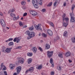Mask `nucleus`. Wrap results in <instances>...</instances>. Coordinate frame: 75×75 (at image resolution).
Returning a JSON list of instances; mask_svg holds the SVG:
<instances>
[{"label": "nucleus", "mask_w": 75, "mask_h": 75, "mask_svg": "<svg viewBox=\"0 0 75 75\" xmlns=\"http://www.w3.org/2000/svg\"><path fill=\"white\" fill-rule=\"evenodd\" d=\"M17 69V74H19L20 71L21 69V67H18L16 68Z\"/></svg>", "instance_id": "6"}, {"label": "nucleus", "mask_w": 75, "mask_h": 75, "mask_svg": "<svg viewBox=\"0 0 75 75\" xmlns=\"http://www.w3.org/2000/svg\"><path fill=\"white\" fill-rule=\"evenodd\" d=\"M41 24L39 23L38 25V30H42V28H41Z\"/></svg>", "instance_id": "13"}, {"label": "nucleus", "mask_w": 75, "mask_h": 75, "mask_svg": "<svg viewBox=\"0 0 75 75\" xmlns=\"http://www.w3.org/2000/svg\"><path fill=\"white\" fill-rule=\"evenodd\" d=\"M13 75H17V73H16V72H15L13 73Z\"/></svg>", "instance_id": "55"}, {"label": "nucleus", "mask_w": 75, "mask_h": 75, "mask_svg": "<svg viewBox=\"0 0 75 75\" xmlns=\"http://www.w3.org/2000/svg\"><path fill=\"white\" fill-rule=\"evenodd\" d=\"M10 67L11 69H13L14 68V65L11 64L10 65Z\"/></svg>", "instance_id": "16"}, {"label": "nucleus", "mask_w": 75, "mask_h": 75, "mask_svg": "<svg viewBox=\"0 0 75 75\" xmlns=\"http://www.w3.org/2000/svg\"><path fill=\"white\" fill-rule=\"evenodd\" d=\"M13 38H10L8 39L9 41H13Z\"/></svg>", "instance_id": "50"}, {"label": "nucleus", "mask_w": 75, "mask_h": 75, "mask_svg": "<svg viewBox=\"0 0 75 75\" xmlns=\"http://www.w3.org/2000/svg\"><path fill=\"white\" fill-rule=\"evenodd\" d=\"M65 20L67 23H68V22H69V18H66L64 19V21Z\"/></svg>", "instance_id": "26"}, {"label": "nucleus", "mask_w": 75, "mask_h": 75, "mask_svg": "<svg viewBox=\"0 0 75 75\" xmlns=\"http://www.w3.org/2000/svg\"><path fill=\"white\" fill-rule=\"evenodd\" d=\"M39 4L41 6L42 5V0H40L39 1Z\"/></svg>", "instance_id": "33"}, {"label": "nucleus", "mask_w": 75, "mask_h": 75, "mask_svg": "<svg viewBox=\"0 0 75 75\" xmlns=\"http://www.w3.org/2000/svg\"><path fill=\"white\" fill-rule=\"evenodd\" d=\"M3 64H4L3 63H2L1 67L2 68H3V70H6V66H4Z\"/></svg>", "instance_id": "12"}, {"label": "nucleus", "mask_w": 75, "mask_h": 75, "mask_svg": "<svg viewBox=\"0 0 75 75\" xmlns=\"http://www.w3.org/2000/svg\"><path fill=\"white\" fill-rule=\"evenodd\" d=\"M35 4V5H34ZM34 4V7L35 8H38V3Z\"/></svg>", "instance_id": "29"}, {"label": "nucleus", "mask_w": 75, "mask_h": 75, "mask_svg": "<svg viewBox=\"0 0 75 75\" xmlns=\"http://www.w3.org/2000/svg\"><path fill=\"white\" fill-rule=\"evenodd\" d=\"M36 68L37 69H38V65H36Z\"/></svg>", "instance_id": "60"}, {"label": "nucleus", "mask_w": 75, "mask_h": 75, "mask_svg": "<svg viewBox=\"0 0 75 75\" xmlns=\"http://www.w3.org/2000/svg\"><path fill=\"white\" fill-rule=\"evenodd\" d=\"M0 16H3V14L1 13H0Z\"/></svg>", "instance_id": "62"}, {"label": "nucleus", "mask_w": 75, "mask_h": 75, "mask_svg": "<svg viewBox=\"0 0 75 75\" xmlns=\"http://www.w3.org/2000/svg\"><path fill=\"white\" fill-rule=\"evenodd\" d=\"M27 54L28 56H29V57H31V56H32V55H33V53H30L28 52L27 53Z\"/></svg>", "instance_id": "28"}, {"label": "nucleus", "mask_w": 75, "mask_h": 75, "mask_svg": "<svg viewBox=\"0 0 75 75\" xmlns=\"http://www.w3.org/2000/svg\"><path fill=\"white\" fill-rule=\"evenodd\" d=\"M71 52H68L66 53L65 56H66V57H69V56L71 55Z\"/></svg>", "instance_id": "10"}, {"label": "nucleus", "mask_w": 75, "mask_h": 75, "mask_svg": "<svg viewBox=\"0 0 75 75\" xmlns=\"http://www.w3.org/2000/svg\"><path fill=\"white\" fill-rule=\"evenodd\" d=\"M13 44L14 43L13 42H10L8 44V45L9 46H12Z\"/></svg>", "instance_id": "31"}, {"label": "nucleus", "mask_w": 75, "mask_h": 75, "mask_svg": "<svg viewBox=\"0 0 75 75\" xmlns=\"http://www.w3.org/2000/svg\"><path fill=\"white\" fill-rule=\"evenodd\" d=\"M72 42L73 43H75V37H74L72 38L71 39Z\"/></svg>", "instance_id": "24"}, {"label": "nucleus", "mask_w": 75, "mask_h": 75, "mask_svg": "<svg viewBox=\"0 0 75 75\" xmlns=\"http://www.w3.org/2000/svg\"><path fill=\"white\" fill-rule=\"evenodd\" d=\"M17 41V38H15L14 40H13V41L14 42H16V41Z\"/></svg>", "instance_id": "53"}, {"label": "nucleus", "mask_w": 75, "mask_h": 75, "mask_svg": "<svg viewBox=\"0 0 75 75\" xmlns=\"http://www.w3.org/2000/svg\"><path fill=\"white\" fill-rule=\"evenodd\" d=\"M64 37H67L68 35V33L67 31H65L63 33V34Z\"/></svg>", "instance_id": "21"}, {"label": "nucleus", "mask_w": 75, "mask_h": 75, "mask_svg": "<svg viewBox=\"0 0 75 75\" xmlns=\"http://www.w3.org/2000/svg\"><path fill=\"white\" fill-rule=\"evenodd\" d=\"M50 64H52V67H54V62H53V59H52V58H51L50 59Z\"/></svg>", "instance_id": "9"}, {"label": "nucleus", "mask_w": 75, "mask_h": 75, "mask_svg": "<svg viewBox=\"0 0 75 75\" xmlns=\"http://www.w3.org/2000/svg\"><path fill=\"white\" fill-rule=\"evenodd\" d=\"M37 14V12L35 11H33V16H36Z\"/></svg>", "instance_id": "40"}, {"label": "nucleus", "mask_w": 75, "mask_h": 75, "mask_svg": "<svg viewBox=\"0 0 75 75\" xmlns=\"http://www.w3.org/2000/svg\"><path fill=\"white\" fill-rule=\"evenodd\" d=\"M10 15L11 17H13L14 16H15V15L14 13H11L10 14Z\"/></svg>", "instance_id": "42"}, {"label": "nucleus", "mask_w": 75, "mask_h": 75, "mask_svg": "<svg viewBox=\"0 0 75 75\" xmlns=\"http://www.w3.org/2000/svg\"><path fill=\"white\" fill-rule=\"evenodd\" d=\"M39 50L40 51H41V52H42V48H41V47H39Z\"/></svg>", "instance_id": "48"}, {"label": "nucleus", "mask_w": 75, "mask_h": 75, "mask_svg": "<svg viewBox=\"0 0 75 75\" xmlns=\"http://www.w3.org/2000/svg\"><path fill=\"white\" fill-rule=\"evenodd\" d=\"M19 16H18L17 17H14L13 18V19H16V20H18V19H19Z\"/></svg>", "instance_id": "36"}, {"label": "nucleus", "mask_w": 75, "mask_h": 75, "mask_svg": "<svg viewBox=\"0 0 75 75\" xmlns=\"http://www.w3.org/2000/svg\"><path fill=\"white\" fill-rule=\"evenodd\" d=\"M35 27L36 28V30H38V25H37L36 24H35L34 25Z\"/></svg>", "instance_id": "46"}, {"label": "nucleus", "mask_w": 75, "mask_h": 75, "mask_svg": "<svg viewBox=\"0 0 75 75\" xmlns=\"http://www.w3.org/2000/svg\"><path fill=\"white\" fill-rule=\"evenodd\" d=\"M24 61V60L23 58L20 57L18 58V62L19 63L20 62L21 64H23Z\"/></svg>", "instance_id": "4"}, {"label": "nucleus", "mask_w": 75, "mask_h": 75, "mask_svg": "<svg viewBox=\"0 0 75 75\" xmlns=\"http://www.w3.org/2000/svg\"><path fill=\"white\" fill-rule=\"evenodd\" d=\"M73 15L74 13H70V16H71V19L70 20L71 23H75V18L72 16H73Z\"/></svg>", "instance_id": "2"}, {"label": "nucleus", "mask_w": 75, "mask_h": 75, "mask_svg": "<svg viewBox=\"0 0 75 75\" xmlns=\"http://www.w3.org/2000/svg\"><path fill=\"white\" fill-rule=\"evenodd\" d=\"M63 24L64 27H66L68 25V23H65L64 22V21H63Z\"/></svg>", "instance_id": "20"}, {"label": "nucleus", "mask_w": 75, "mask_h": 75, "mask_svg": "<svg viewBox=\"0 0 75 75\" xmlns=\"http://www.w3.org/2000/svg\"><path fill=\"white\" fill-rule=\"evenodd\" d=\"M27 13H24L23 15V16L24 17L25 16H27Z\"/></svg>", "instance_id": "49"}, {"label": "nucleus", "mask_w": 75, "mask_h": 75, "mask_svg": "<svg viewBox=\"0 0 75 75\" xmlns=\"http://www.w3.org/2000/svg\"><path fill=\"white\" fill-rule=\"evenodd\" d=\"M27 26L26 25H25L24 26H23V28H26Z\"/></svg>", "instance_id": "61"}, {"label": "nucleus", "mask_w": 75, "mask_h": 75, "mask_svg": "<svg viewBox=\"0 0 75 75\" xmlns=\"http://www.w3.org/2000/svg\"><path fill=\"white\" fill-rule=\"evenodd\" d=\"M1 24L3 27H4L6 26V23L4 22V21L3 19H1L0 20Z\"/></svg>", "instance_id": "5"}, {"label": "nucleus", "mask_w": 75, "mask_h": 75, "mask_svg": "<svg viewBox=\"0 0 75 75\" xmlns=\"http://www.w3.org/2000/svg\"><path fill=\"white\" fill-rule=\"evenodd\" d=\"M8 41H9V40H8V39L5 41L6 42H7Z\"/></svg>", "instance_id": "63"}, {"label": "nucleus", "mask_w": 75, "mask_h": 75, "mask_svg": "<svg viewBox=\"0 0 75 75\" xmlns=\"http://www.w3.org/2000/svg\"><path fill=\"white\" fill-rule=\"evenodd\" d=\"M42 68V64H41L39 65L38 67V69H41Z\"/></svg>", "instance_id": "27"}, {"label": "nucleus", "mask_w": 75, "mask_h": 75, "mask_svg": "<svg viewBox=\"0 0 75 75\" xmlns=\"http://www.w3.org/2000/svg\"><path fill=\"white\" fill-rule=\"evenodd\" d=\"M33 61V59L32 58H30L28 59V64H30Z\"/></svg>", "instance_id": "17"}, {"label": "nucleus", "mask_w": 75, "mask_h": 75, "mask_svg": "<svg viewBox=\"0 0 75 75\" xmlns=\"http://www.w3.org/2000/svg\"><path fill=\"white\" fill-rule=\"evenodd\" d=\"M49 24L50 25H51L52 26V27L54 26V24H53L52 22H50L49 23Z\"/></svg>", "instance_id": "45"}, {"label": "nucleus", "mask_w": 75, "mask_h": 75, "mask_svg": "<svg viewBox=\"0 0 75 75\" xmlns=\"http://www.w3.org/2000/svg\"><path fill=\"white\" fill-rule=\"evenodd\" d=\"M42 37H45V38L47 37V34L44 33H42Z\"/></svg>", "instance_id": "30"}, {"label": "nucleus", "mask_w": 75, "mask_h": 75, "mask_svg": "<svg viewBox=\"0 0 75 75\" xmlns=\"http://www.w3.org/2000/svg\"><path fill=\"white\" fill-rule=\"evenodd\" d=\"M19 24L20 25V26H22L23 25V24L22 23V22L20 21L19 23Z\"/></svg>", "instance_id": "39"}, {"label": "nucleus", "mask_w": 75, "mask_h": 75, "mask_svg": "<svg viewBox=\"0 0 75 75\" xmlns=\"http://www.w3.org/2000/svg\"><path fill=\"white\" fill-rule=\"evenodd\" d=\"M57 68L58 71H61V70H62V67H61V66H57Z\"/></svg>", "instance_id": "19"}, {"label": "nucleus", "mask_w": 75, "mask_h": 75, "mask_svg": "<svg viewBox=\"0 0 75 75\" xmlns=\"http://www.w3.org/2000/svg\"><path fill=\"white\" fill-rule=\"evenodd\" d=\"M15 11H16V10L14 8H13L11 9H10L8 11V14H10V13H13V12H14Z\"/></svg>", "instance_id": "11"}, {"label": "nucleus", "mask_w": 75, "mask_h": 75, "mask_svg": "<svg viewBox=\"0 0 75 75\" xmlns=\"http://www.w3.org/2000/svg\"><path fill=\"white\" fill-rule=\"evenodd\" d=\"M21 3L22 5H25V1H23Z\"/></svg>", "instance_id": "37"}, {"label": "nucleus", "mask_w": 75, "mask_h": 75, "mask_svg": "<svg viewBox=\"0 0 75 75\" xmlns=\"http://www.w3.org/2000/svg\"><path fill=\"white\" fill-rule=\"evenodd\" d=\"M45 11H46L45 9H43L42 10V12H45Z\"/></svg>", "instance_id": "51"}, {"label": "nucleus", "mask_w": 75, "mask_h": 75, "mask_svg": "<svg viewBox=\"0 0 75 75\" xmlns=\"http://www.w3.org/2000/svg\"><path fill=\"white\" fill-rule=\"evenodd\" d=\"M34 11L31 10L30 11V13L31 14H32V15H33V14H34Z\"/></svg>", "instance_id": "38"}, {"label": "nucleus", "mask_w": 75, "mask_h": 75, "mask_svg": "<svg viewBox=\"0 0 75 75\" xmlns=\"http://www.w3.org/2000/svg\"><path fill=\"white\" fill-rule=\"evenodd\" d=\"M21 46H18L16 47V49H17V50L21 49Z\"/></svg>", "instance_id": "44"}, {"label": "nucleus", "mask_w": 75, "mask_h": 75, "mask_svg": "<svg viewBox=\"0 0 75 75\" xmlns=\"http://www.w3.org/2000/svg\"><path fill=\"white\" fill-rule=\"evenodd\" d=\"M32 50L34 52H37V48L35 47H33L32 48Z\"/></svg>", "instance_id": "14"}, {"label": "nucleus", "mask_w": 75, "mask_h": 75, "mask_svg": "<svg viewBox=\"0 0 75 75\" xmlns=\"http://www.w3.org/2000/svg\"><path fill=\"white\" fill-rule=\"evenodd\" d=\"M69 62H70V63H71V62H72V60L70 59H69Z\"/></svg>", "instance_id": "56"}, {"label": "nucleus", "mask_w": 75, "mask_h": 75, "mask_svg": "<svg viewBox=\"0 0 75 75\" xmlns=\"http://www.w3.org/2000/svg\"><path fill=\"white\" fill-rule=\"evenodd\" d=\"M32 3L33 5L38 3V2L37 0H32Z\"/></svg>", "instance_id": "15"}, {"label": "nucleus", "mask_w": 75, "mask_h": 75, "mask_svg": "<svg viewBox=\"0 0 75 75\" xmlns=\"http://www.w3.org/2000/svg\"><path fill=\"white\" fill-rule=\"evenodd\" d=\"M25 34L27 35H28L29 37H31L32 38L34 37L35 35V33L33 32H30V31L28 30L25 32Z\"/></svg>", "instance_id": "1"}, {"label": "nucleus", "mask_w": 75, "mask_h": 75, "mask_svg": "<svg viewBox=\"0 0 75 75\" xmlns=\"http://www.w3.org/2000/svg\"><path fill=\"white\" fill-rule=\"evenodd\" d=\"M51 75H54V71H52L51 72Z\"/></svg>", "instance_id": "52"}, {"label": "nucleus", "mask_w": 75, "mask_h": 75, "mask_svg": "<svg viewBox=\"0 0 75 75\" xmlns=\"http://www.w3.org/2000/svg\"><path fill=\"white\" fill-rule=\"evenodd\" d=\"M57 3H58V0H57L56 1L54 2V6H56V5L57 4Z\"/></svg>", "instance_id": "41"}, {"label": "nucleus", "mask_w": 75, "mask_h": 75, "mask_svg": "<svg viewBox=\"0 0 75 75\" xmlns=\"http://www.w3.org/2000/svg\"><path fill=\"white\" fill-rule=\"evenodd\" d=\"M52 2H50L49 3L47 6V7H50V6H52Z\"/></svg>", "instance_id": "34"}, {"label": "nucleus", "mask_w": 75, "mask_h": 75, "mask_svg": "<svg viewBox=\"0 0 75 75\" xmlns=\"http://www.w3.org/2000/svg\"><path fill=\"white\" fill-rule=\"evenodd\" d=\"M58 56L59 57H60V58H62V57H63L62 54L61 53L59 54H58Z\"/></svg>", "instance_id": "35"}, {"label": "nucleus", "mask_w": 75, "mask_h": 75, "mask_svg": "<svg viewBox=\"0 0 75 75\" xmlns=\"http://www.w3.org/2000/svg\"><path fill=\"white\" fill-rule=\"evenodd\" d=\"M47 33L48 35H50V36L52 35V34H53L52 32V31L50 30H47Z\"/></svg>", "instance_id": "7"}, {"label": "nucleus", "mask_w": 75, "mask_h": 75, "mask_svg": "<svg viewBox=\"0 0 75 75\" xmlns=\"http://www.w3.org/2000/svg\"><path fill=\"white\" fill-rule=\"evenodd\" d=\"M65 16H66V14H64L62 16L63 20L64 21V19L65 18Z\"/></svg>", "instance_id": "32"}, {"label": "nucleus", "mask_w": 75, "mask_h": 75, "mask_svg": "<svg viewBox=\"0 0 75 75\" xmlns=\"http://www.w3.org/2000/svg\"><path fill=\"white\" fill-rule=\"evenodd\" d=\"M41 42H43V41L41 40L40 41Z\"/></svg>", "instance_id": "64"}, {"label": "nucleus", "mask_w": 75, "mask_h": 75, "mask_svg": "<svg viewBox=\"0 0 75 75\" xmlns=\"http://www.w3.org/2000/svg\"><path fill=\"white\" fill-rule=\"evenodd\" d=\"M11 49H12V48H7L5 50V51L7 53H10Z\"/></svg>", "instance_id": "8"}, {"label": "nucleus", "mask_w": 75, "mask_h": 75, "mask_svg": "<svg viewBox=\"0 0 75 75\" xmlns=\"http://www.w3.org/2000/svg\"><path fill=\"white\" fill-rule=\"evenodd\" d=\"M34 67H30L29 69V71H34Z\"/></svg>", "instance_id": "22"}, {"label": "nucleus", "mask_w": 75, "mask_h": 75, "mask_svg": "<svg viewBox=\"0 0 75 75\" xmlns=\"http://www.w3.org/2000/svg\"><path fill=\"white\" fill-rule=\"evenodd\" d=\"M74 8H75V5H73L72 6V7L71 8V10H72V12L73 11V10H74Z\"/></svg>", "instance_id": "43"}, {"label": "nucleus", "mask_w": 75, "mask_h": 75, "mask_svg": "<svg viewBox=\"0 0 75 75\" xmlns=\"http://www.w3.org/2000/svg\"><path fill=\"white\" fill-rule=\"evenodd\" d=\"M53 53H54V52L53 51H48L47 54L48 57H49V58H51V57H52Z\"/></svg>", "instance_id": "3"}, {"label": "nucleus", "mask_w": 75, "mask_h": 75, "mask_svg": "<svg viewBox=\"0 0 75 75\" xmlns=\"http://www.w3.org/2000/svg\"><path fill=\"white\" fill-rule=\"evenodd\" d=\"M22 8L23 10H25V7H24V6H23L22 7Z\"/></svg>", "instance_id": "58"}, {"label": "nucleus", "mask_w": 75, "mask_h": 75, "mask_svg": "<svg viewBox=\"0 0 75 75\" xmlns=\"http://www.w3.org/2000/svg\"><path fill=\"white\" fill-rule=\"evenodd\" d=\"M20 40H21V38L20 37L17 38L16 39V42L17 43H18L19 42H20Z\"/></svg>", "instance_id": "25"}, {"label": "nucleus", "mask_w": 75, "mask_h": 75, "mask_svg": "<svg viewBox=\"0 0 75 75\" xmlns=\"http://www.w3.org/2000/svg\"><path fill=\"white\" fill-rule=\"evenodd\" d=\"M28 71H29V70H27L26 71V73L27 74V73H28Z\"/></svg>", "instance_id": "59"}, {"label": "nucleus", "mask_w": 75, "mask_h": 75, "mask_svg": "<svg viewBox=\"0 0 75 75\" xmlns=\"http://www.w3.org/2000/svg\"><path fill=\"white\" fill-rule=\"evenodd\" d=\"M32 38L31 37V36H30L27 38V39L28 40H30V38Z\"/></svg>", "instance_id": "54"}, {"label": "nucleus", "mask_w": 75, "mask_h": 75, "mask_svg": "<svg viewBox=\"0 0 75 75\" xmlns=\"http://www.w3.org/2000/svg\"><path fill=\"white\" fill-rule=\"evenodd\" d=\"M46 49L48 50V49H50V45L49 44H46Z\"/></svg>", "instance_id": "18"}, {"label": "nucleus", "mask_w": 75, "mask_h": 75, "mask_svg": "<svg viewBox=\"0 0 75 75\" xmlns=\"http://www.w3.org/2000/svg\"><path fill=\"white\" fill-rule=\"evenodd\" d=\"M34 28L33 25H32L31 27L29 28V30L30 31H33L34 30Z\"/></svg>", "instance_id": "23"}, {"label": "nucleus", "mask_w": 75, "mask_h": 75, "mask_svg": "<svg viewBox=\"0 0 75 75\" xmlns=\"http://www.w3.org/2000/svg\"><path fill=\"white\" fill-rule=\"evenodd\" d=\"M59 38V37H57L56 38H55L54 39V41H57V40H58Z\"/></svg>", "instance_id": "47"}, {"label": "nucleus", "mask_w": 75, "mask_h": 75, "mask_svg": "<svg viewBox=\"0 0 75 75\" xmlns=\"http://www.w3.org/2000/svg\"><path fill=\"white\" fill-rule=\"evenodd\" d=\"M63 5H64V6H66V3H64Z\"/></svg>", "instance_id": "57"}]
</instances>
